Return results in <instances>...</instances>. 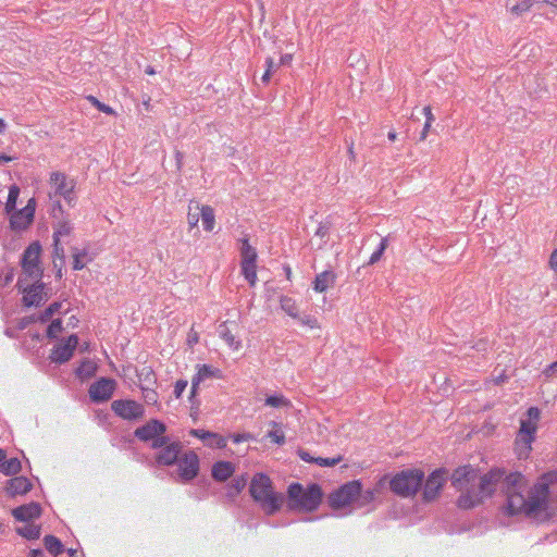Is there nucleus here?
I'll return each instance as SVG.
<instances>
[{
	"instance_id": "obj_35",
	"label": "nucleus",
	"mask_w": 557,
	"mask_h": 557,
	"mask_svg": "<svg viewBox=\"0 0 557 557\" xmlns=\"http://www.w3.org/2000/svg\"><path fill=\"white\" fill-rule=\"evenodd\" d=\"M242 272L251 286L256 284V262H242Z\"/></svg>"
},
{
	"instance_id": "obj_31",
	"label": "nucleus",
	"mask_w": 557,
	"mask_h": 557,
	"mask_svg": "<svg viewBox=\"0 0 557 557\" xmlns=\"http://www.w3.org/2000/svg\"><path fill=\"white\" fill-rule=\"evenodd\" d=\"M16 532L25 539L36 540L40 536V527L27 524L16 529Z\"/></svg>"
},
{
	"instance_id": "obj_44",
	"label": "nucleus",
	"mask_w": 557,
	"mask_h": 557,
	"mask_svg": "<svg viewBox=\"0 0 557 557\" xmlns=\"http://www.w3.org/2000/svg\"><path fill=\"white\" fill-rule=\"evenodd\" d=\"M386 248H387V238H382L379 248L371 255L368 264L376 263L381 259V257L384 253Z\"/></svg>"
},
{
	"instance_id": "obj_37",
	"label": "nucleus",
	"mask_w": 557,
	"mask_h": 557,
	"mask_svg": "<svg viewBox=\"0 0 557 557\" xmlns=\"http://www.w3.org/2000/svg\"><path fill=\"white\" fill-rule=\"evenodd\" d=\"M536 0H520L517 3L509 7L512 14L520 15L531 9Z\"/></svg>"
},
{
	"instance_id": "obj_46",
	"label": "nucleus",
	"mask_w": 557,
	"mask_h": 557,
	"mask_svg": "<svg viewBox=\"0 0 557 557\" xmlns=\"http://www.w3.org/2000/svg\"><path fill=\"white\" fill-rule=\"evenodd\" d=\"M342 456H337L335 458H322V457H319V458H315L314 459V462L317 465H319L320 467H333V466H336L337 463H339L342 461Z\"/></svg>"
},
{
	"instance_id": "obj_64",
	"label": "nucleus",
	"mask_w": 557,
	"mask_h": 557,
	"mask_svg": "<svg viewBox=\"0 0 557 557\" xmlns=\"http://www.w3.org/2000/svg\"><path fill=\"white\" fill-rule=\"evenodd\" d=\"M40 556H42V550H40V549H33L30 552V557H40Z\"/></svg>"
},
{
	"instance_id": "obj_17",
	"label": "nucleus",
	"mask_w": 557,
	"mask_h": 557,
	"mask_svg": "<svg viewBox=\"0 0 557 557\" xmlns=\"http://www.w3.org/2000/svg\"><path fill=\"white\" fill-rule=\"evenodd\" d=\"M78 344V337L76 335H71L65 342H61L51 354V360L53 362L63 363L71 359L74 349Z\"/></svg>"
},
{
	"instance_id": "obj_26",
	"label": "nucleus",
	"mask_w": 557,
	"mask_h": 557,
	"mask_svg": "<svg viewBox=\"0 0 557 557\" xmlns=\"http://www.w3.org/2000/svg\"><path fill=\"white\" fill-rule=\"evenodd\" d=\"M219 335L233 350L240 349V341L236 339L235 335L232 334L225 322L219 325Z\"/></svg>"
},
{
	"instance_id": "obj_61",
	"label": "nucleus",
	"mask_w": 557,
	"mask_h": 557,
	"mask_svg": "<svg viewBox=\"0 0 557 557\" xmlns=\"http://www.w3.org/2000/svg\"><path fill=\"white\" fill-rule=\"evenodd\" d=\"M290 61H292V55L285 54V55L281 57L280 62L277 64H280V66H281V65L288 64Z\"/></svg>"
},
{
	"instance_id": "obj_5",
	"label": "nucleus",
	"mask_w": 557,
	"mask_h": 557,
	"mask_svg": "<svg viewBox=\"0 0 557 557\" xmlns=\"http://www.w3.org/2000/svg\"><path fill=\"white\" fill-rule=\"evenodd\" d=\"M423 481L424 473L421 470H403L392 479L391 490L401 497H410L416 495Z\"/></svg>"
},
{
	"instance_id": "obj_42",
	"label": "nucleus",
	"mask_w": 557,
	"mask_h": 557,
	"mask_svg": "<svg viewBox=\"0 0 557 557\" xmlns=\"http://www.w3.org/2000/svg\"><path fill=\"white\" fill-rule=\"evenodd\" d=\"M272 424L275 428V430L270 431L268 433V437L271 438V441L274 442L275 444L283 445L285 443L284 433L280 430L278 423L272 422Z\"/></svg>"
},
{
	"instance_id": "obj_18",
	"label": "nucleus",
	"mask_w": 557,
	"mask_h": 557,
	"mask_svg": "<svg viewBox=\"0 0 557 557\" xmlns=\"http://www.w3.org/2000/svg\"><path fill=\"white\" fill-rule=\"evenodd\" d=\"M166 431V426L163 422L152 419L148 421L145 425L137 428L135 430V436L143 441L148 442L151 438H154L157 435H162Z\"/></svg>"
},
{
	"instance_id": "obj_29",
	"label": "nucleus",
	"mask_w": 557,
	"mask_h": 557,
	"mask_svg": "<svg viewBox=\"0 0 557 557\" xmlns=\"http://www.w3.org/2000/svg\"><path fill=\"white\" fill-rule=\"evenodd\" d=\"M201 206L198 202L191 201L188 207L187 222L189 226L193 228L197 226L199 219L201 216Z\"/></svg>"
},
{
	"instance_id": "obj_38",
	"label": "nucleus",
	"mask_w": 557,
	"mask_h": 557,
	"mask_svg": "<svg viewBox=\"0 0 557 557\" xmlns=\"http://www.w3.org/2000/svg\"><path fill=\"white\" fill-rule=\"evenodd\" d=\"M265 405L273 408H284L288 407L290 403L283 395H272L265 398Z\"/></svg>"
},
{
	"instance_id": "obj_11",
	"label": "nucleus",
	"mask_w": 557,
	"mask_h": 557,
	"mask_svg": "<svg viewBox=\"0 0 557 557\" xmlns=\"http://www.w3.org/2000/svg\"><path fill=\"white\" fill-rule=\"evenodd\" d=\"M18 285L23 287V302L27 307L39 306L40 304L48 300V295L45 292V285L42 283L35 282L34 284H26V278H20Z\"/></svg>"
},
{
	"instance_id": "obj_1",
	"label": "nucleus",
	"mask_w": 557,
	"mask_h": 557,
	"mask_svg": "<svg viewBox=\"0 0 557 557\" xmlns=\"http://www.w3.org/2000/svg\"><path fill=\"white\" fill-rule=\"evenodd\" d=\"M504 476V472L495 469L484 475L471 466H465L454 471L453 485L461 493L457 504L462 509L479 505L485 497H490Z\"/></svg>"
},
{
	"instance_id": "obj_24",
	"label": "nucleus",
	"mask_w": 557,
	"mask_h": 557,
	"mask_svg": "<svg viewBox=\"0 0 557 557\" xmlns=\"http://www.w3.org/2000/svg\"><path fill=\"white\" fill-rule=\"evenodd\" d=\"M335 274L333 271H323L318 274L313 281V289L317 293H324L335 284Z\"/></svg>"
},
{
	"instance_id": "obj_30",
	"label": "nucleus",
	"mask_w": 557,
	"mask_h": 557,
	"mask_svg": "<svg viewBox=\"0 0 557 557\" xmlns=\"http://www.w3.org/2000/svg\"><path fill=\"white\" fill-rule=\"evenodd\" d=\"M280 304H281L282 310L284 312H286L289 317H292V318L298 317V308H297L296 301L293 298L283 296V297H281Z\"/></svg>"
},
{
	"instance_id": "obj_2",
	"label": "nucleus",
	"mask_w": 557,
	"mask_h": 557,
	"mask_svg": "<svg viewBox=\"0 0 557 557\" xmlns=\"http://www.w3.org/2000/svg\"><path fill=\"white\" fill-rule=\"evenodd\" d=\"M504 488L507 496V510L510 515L524 512L534 515L545 509L548 487L542 482L525 496L527 481L520 473H510L505 478Z\"/></svg>"
},
{
	"instance_id": "obj_55",
	"label": "nucleus",
	"mask_w": 557,
	"mask_h": 557,
	"mask_svg": "<svg viewBox=\"0 0 557 557\" xmlns=\"http://www.w3.org/2000/svg\"><path fill=\"white\" fill-rule=\"evenodd\" d=\"M301 322L308 326H310L311 329L313 327H318V321L317 319L314 318H311V317H305L301 319Z\"/></svg>"
},
{
	"instance_id": "obj_19",
	"label": "nucleus",
	"mask_w": 557,
	"mask_h": 557,
	"mask_svg": "<svg viewBox=\"0 0 557 557\" xmlns=\"http://www.w3.org/2000/svg\"><path fill=\"white\" fill-rule=\"evenodd\" d=\"M182 445L178 442L169 443L157 455V461L160 465L172 466L176 463L181 456Z\"/></svg>"
},
{
	"instance_id": "obj_43",
	"label": "nucleus",
	"mask_w": 557,
	"mask_h": 557,
	"mask_svg": "<svg viewBox=\"0 0 557 557\" xmlns=\"http://www.w3.org/2000/svg\"><path fill=\"white\" fill-rule=\"evenodd\" d=\"M62 304L61 302H53L51 304L39 317V320L41 322H47L52 318L53 314L59 312L61 309Z\"/></svg>"
},
{
	"instance_id": "obj_52",
	"label": "nucleus",
	"mask_w": 557,
	"mask_h": 557,
	"mask_svg": "<svg viewBox=\"0 0 557 557\" xmlns=\"http://www.w3.org/2000/svg\"><path fill=\"white\" fill-rule=\"evenodd\" d=\"M199 342V335L198 333L191 327L189 333H188V336H187V344L193 347L194 345H196L197 343Z\"/></svg>"
},
{
	"instance_id": "obj_9",
	"label": "nucleus",
	"mask_w": 557,
	"mask_h": 557,
	"mask_svg": "<svg viewBox=\"0 0 557 557\" xmlns=\"http://www.w3.org/2000/svg\"><path fill=\"white\" fill-rule=\"evenodd\" d=\"M360 493L361 484L358 481L348 482L331 494L330 505L333 508H343L355 502Z\"/></svg>"
},
{
	"instance_id": "obj_28",
	"label": "nucleus",
	"mask_w": 557,
	"mask_h": 557,
	"mask_svg": "<svg viewBox=\"0 0 557 557\" xmlns=\"http://www.w3.org/2000/svg\"><path fill=\"white\" fill-rule=\"evenodd\" d=\"M73 227L69 221H60L54 227L53 242H60L62 237L70 236Z\"/></svg>"
},
{
	"instance_id": "obj_63",
	"label": "nucleus",
	"mask_w": 557,
	"mask_h": 557,
	"mask_svg": "<svg viewBox=\"0 0 557 557\" xmlns=\"http://www.w3.org/2000/svg\"><path fill=\"white\" fill-rule=\"evenodd\" d=\"M15 158L7 156L4 153H0V162H10L14 160Z\"/></svg>"
},
{
	"instance_id": "obj_56",
	"label": "nucleus",
	"mask_w": 557,
	"mask_h": 557,
	"mask_svg": "<svg viewBox=\"0 0 557 557\" xmlns=\"http://www.w3.org/2000/svg\"><path fill=\"white\" fill-rule=\"evenodd\" d=\"M423 114L425 115V123H433L434 121V115L432 113V110H431V107H424L423 108Z\"/></svg>"
},
{
	"instance_id": "obj_32",
	"label": "nucleus",
	"mask_w": 557,
	"mask_h": 557,
	"mask_svg": "<svg viewBox=\"0 0 557 557\" xmlns=\"http://www.w3.org/2000/svg\"><path fill=\"white\" fill-rule=\"evenodd\" d=\"M20 195V188L16 185H12L9 188V195L5 202L4 210L8 214H11L13 210L15 209L16 201Z\"/></svg>"
},
{
	"instance_id": "obj_4",
	"label": "nucleus",
	"mask_w": 557,
	"mask_h": 557,
	"mask_svg": "<svg viewBox=\"0 0 557 557\" xmlns=\"http://www.w3.org/2000/svg\"><path fill=\"white\" fill-rule=\"evenodd\" d=\"M287 498L290 510L313 511L321 503L322 492L317 484L304 488L299 483H293L288 486Z\"/></svg>"
},
{
	"instance_id": "obj_51",
	"label": "nucleus",
	"mask_w": 557,
	"mask_h": 557,
	"mask_svg": "<svg viewBox=\"0 0 557 557\" xmlns=\"http://www.w3.org/2000/svg\"><path fill=\"white\" fill-rule=\"evenodd\" d=\"M187 385H188V382L186 380H178L175 383L174 395H175L176 398H180L182 396V394L186 389Z\"/></svg>"
},
{
	"instance_id": "obj_45",
	"label": "nucleus",
	"mask_w": 557,
	"mask_h": 557,
	"mask_svg": "<svg viewBox=\"0 0 557 557\" xmlns=\"http://www.w3.org/2000/svg\"><path fill=\"white\" fill-rule=\"evenodd\" d=\"M62 332V321L55 319L51 322L47 330V336L49 338H55Z\"/></svg>"
},
{
	"instance_id": "obj_40",
	"label": "nucleus",
	"mask_w": 557,
	"mask_h": 557,
	"mask_svg": "<svg viewBox=\"0 0 557 557\" xmlns=\"http://www.w3.org/2000/svg\"><path fill=\"white\" fill-rule=\"evenodd\" d=\"M267 70L261 77L262 83L268 84L270 82L272 73L276 72L280 67V64L274 62L272 58H268L267 61Z\"/></svg>"
},
{
	"instance_id": "obj_49",
	"label": "nucleus",
	"mask_w": 557,
	"mask_h": 557,
	"mask_svg": "<svg viewBox=\"0 0 557 557\" xmlns=\"http://www.w3.org/2000/svg\"><path fill=\"white\" fill-rule=\"evenodd\" d=\"M150 441H152L151 447L154 449H162L170 443L169 437L164 436L163 434L157 435L154 438H151Z\"/></svg>"
},
{
	"instance_id": "obj_33",
	"label": "nucleus",
	"mask_w": 557,
	"mask_h": 557,
	"mask_svg": "<svg viewBox=\"0 0 557 557\" xmlns=\"http://www.w3.org/2000/svg\"><path fill=\"white\" fill-rule=\"evenodd\" d=\"M0 468L4 474L14 475L21 470V461L17 458H11L7 461H3Z\"/></svg>"
},
{
	"instance_id": "obj_7",
	"label": "nucleus",
	"mask_w": 557,
	"mask_h": 557,
	"mask_svg": "<svg viewBox=\"0 0 557 557\" xmlns=\"http://www.w3.org/2000/svg\"><path fill=\"white\" fill-rule=\"evenodd\" d=\"M75 182L63 172L55 171L50 174L48 196L51 200L63 197L67 202L73 200Z\"/></svg>"
},
{
	"instance_id": "obj_34",
	"label": "nucleus",
	"mask_w": 557,
	"mask_h": 557,
	"mask_svg": "<svg viewBox=\"0 0 557 557\" xmlns=\"http://www.w3.org/2000/svg\"><path fill=\"white\" fill-rule=\"evenodd\" d=\"M44 542L47 550L53 555H58L63 550L61 541L53 535L45 536Z\"/></svg>"
},
{
	"instance_id": "obj_21",
	"label": "nucleus",
	"mask_w": 557,
	"mask_h": 557,
	"mask_svg": "<svg viewBox=\"0 0 557 557\" xmlns=\"http://www.w3.org/2000/svg\"><path fill=\"white\" fill-rule=\"evenodd\" d=\"M189 433L200 438L209 447L224 448L226 446V440L216 433L199 429H193Z\"/></svg>"
},
{
	"instance_id": "obj_27",
	"label": "nucleus",
	"mask_w": 557,
	"mask_h": 557,
	"mask_svg": "<svg viewBox=\"0 0 557 557\" xmlns=\"http://www.w3.org/2000/svg\"><path fill=\"white\" fill-rule=\"evenodd\" d=\"M201 220L203 228L207 232H211L214 228V211L210 206H201Z\"/></svg>"
},
{
	"instance_id": "obj_16",
	"label": "nucleus",
	"mask_w": 557,
	"mask_h": 557,
	"mask_svg": "<svg viewBox=\"0 0 557 557\" xmlns=\"http://www.w3.org/2000/svg\"><path fill=\"white\" fill-rule=\"evenodd\" d=\"M115 388V381L112 379H104L91 384L89 388L90 398L94 401H107L111 398Z\"/></svg>"
},
{
	"instance_id": "obj_50",
	"label": "nucleus",
	"mask_w": 557,
	"mask_h": 557,
	"mask_svg": "<svg viewBox=\"0 0 557 557\" xmlns=\"http://www.w3.org/2000/svg\"><path fill=\"white\" fill-rule=\"evenodd\" d=\"M88 99L92 102L94 106H96V108L101 111V112H104L107 114H113L114 111L111 107L104 104V103H101L99 100H97L95 97L90 96L88 97Z\"/></svg>"
},
{
	"instance_id": "obj_25",
	"label": "nucleus",
	"mask_w": 557,
	"mask_h": 557,
	"mask_svg": "<svg viewBox=\"0 0 557 557\" xmlns=\"http://www.w3.org/2000/svg\"><path fill=\"white\" fill-rule=\"evenodd\" d=\"M140 388L153 387L157 383L156 374L151 367L143 366L137 370Z\"/></svg>"
},
{
	"instance_id": "obj_15",
	"label": "nucleus",
	"mask_w": 557,
	"mask_h": 557,
	"mask_svg": "<svg viewBox=\"0 0 557 557\" xmlns=\"http://www.w3.org/2000/svg\"><path fill=\"white\" fill-rule=\"evenodd\" d=\"M197 373L191 379L190 396L194 397L199 388V385L209 379H221L222 372L220 369L209 364H197Z\"/></svg>"
},
{
	"instance_id": "obj_48",
	"label": "nucleus",
	"mask_w": 557,
	"mask_h": 557,
	"mask_svg": "<svg viewBox=\"0 0 557 557\" xmlns=\"http://www.w3.org/2000/svg\"><path fill=\"white\" fill-rule=\"evenodd\" d=\"M144 392L145 401L149 405H154L158 401V394L153 387L141 388Z\"/></svg>"
},
{
	"instance_id": "obj_60",
	"label": "nucleus",
	"mask_w": 557,
	"mask_h": 557,
	"mask_svg": "<svg viewBox=\"0 0 557 557\" xmlns=\"http://www.w3.org/2000/svg\"><path fill=\"white\" fill-rule=\"evenodd\" d=\"M431 125H432L431 123H424L423 129H422V132L420 134V140H425L426 139L428 133H429V131L431 128Z\"/></svg>"
},
{
	"instance_id": "obj_62",
	"label": "nucleus",
	"mask_w": 557,
	"mask_h": 557,
	"mask_svg": "<svg viewBox=\"0 0 557 557\" xmlns=\"http://www.w3.org/2000/svg\"><path fill=\"white\" fill-rule=\"evenodd\" d=\"M536 3H545L557 8V0H536Z\"/></svg>"
},
{
	"instance_id": "obj_39",
	"label": "nucleus",
	"mask_w": 557,
	"mask_h": 557,
	"mask_svg": "<svg viewBox=\"0 0 557 557\" xmlns=\"http://www.w3.org/2000/svg\"><path fill=\"white\" fill-rule=\"evenodd\" d=\"M246 479L244 476L235 478L228 487V496L234 497L239 494L246 485Z\"/></svg>"
},
{
	"instance_id": "obj_47",
	"label": "nucleus",
	"mask_w": 557,
	"mask_h": 557,
	"mask_svg": "<svg viewBox=\"0 0 557 557\" xmlns=\"http://www.w3.org/2000/svg\"><path fill=\"white\" fill-rule=\"evenodd\" d=\"M329 225L327 224H320L319 227L315 231V236H318L321 242L318 245L319 248H321L325 243L326 238L329 236Z\"/></svg>"
},
{
	"instance_id": "obj_3",
	"label": "nucleus",
	"mask_w": 557,
	"mask_h": 557,
	"mask_svg": "<svg viewBox=\"0 0 557 557\" xmlns=\"http://www.w3.org/2000/svg\"><path fill=\"white\" fill-rule=\"evenodd\" d=\"M249 492L253 500L269 516L278 511L285 499L283 494L273 491L270 478L263 473H258L252 478Z\"/></svg>"
},
{
	"instance_id": "obj_41",
	"label": "nucleus",
	"mask_w": 557,
	"mask_h": 557,
	"mask_svg": "<svg viewBox=\"0 0 557 557\" xmlns=\"http://www.w3.org/2000/svg\"><path fill=\"white\" fill-rule=\"evenodd\" d=\"M87 257V252L86 251H77L75 250L73 252V269L74 270H82L85 268L87 261L85 260V258Z\"/></svg>"
},
{
	"instance_id": "obj_10",
	"label": "nucleus",
	"mask_w": 557,
	"mask_h": 557,
	"mask_svg": "<svg viewBox=\"0 0 557 557\" xmlns=\"http://www.w3.org/2000/svg\"><path fill=\"white\" fill-rule=\"evenodd\" d=\"M177 474L182 482H189L197 476L199 472V458L193 450L182 454L176 461Z\"/></svg>"
},
{
	"instance_id": "obj_23",
	"label": "nucleus",
	"mask_w": 557,
	"mask_h": 557,
	"mask_svg": "<svg viewBox=\"0 0 557 557\" xmlns=\"http://www.w3.org/2000/svg\"><path fill=\"white\" fill-rule=\"evenodd\" d=\"M234 472L235 467L230 461H218L212 467V478L219 482L226 481Z\"/></svg>"
},
{
	"instance_id": "obj_53",
	"label": "nucleus",
	"mask_w": 557,
	"mask_h": 557,
	"mask_svg": "<svg viewBox=\"0 0 557 557\" xmlns=\"http://www.w3.org/2000/svg\"><path fill=\"white\" fill-rule=\"evenodd\" d=\"M53 246H54V256L57 258H59L61 261H63V259H64V249L60 245V242H53Z\"/></svg>"
},
{
	"instance_id": "obj_12",
	"label": "nucleus",
	"mask_w": 557,
	"mask_h": 557,
	"mask_svg": "<svg viewBox=\"0 0 557 557\" xmlns=\"http://www.w3.org/2000/svg\"><path fill=\"white\" fill-rule=\"evenodd\" d=\"M114 413L125 420H137L144 417V407L135 400L120 399L111 404Z\"/></svg>"
},
{
	"instance_id": "obj_6",
	"label": "nucleus",
	"mask_w": 557,
	"mask_h": 557,
	"mask_svg": "<svg viewBox=\"0 0 557 557\" xmlns=\"http://www.w3.org/2000/svg\"><path fill=\"white\" fill-rule=\"evenodd\" d=\"M528 413L530 419L521 421L520 430L516 438V451L520 459L527 458L531 450V443L534 440L533 435L536 431V424L531 421V419H537L540 414L537 408L533 407L529 409Z\"/></svg>"
},
{
	"instance_id": "obj_20",
	"label": "nucleus",
	"mask_w": 557,
	"mask_h": 557,
	"mask_svg": "<svg viewBox=\"0 0 557 557\" xmlns=\"http://www.w3.org/2000/svg\"><path fill=\"white\" fill-rule=\"evenodd\" d=\"M41 508L38 503H29L26 505H22L12 510L13 517L18 521L28 522L33 519H36L40 516Z\"/></svg>"
},
{
	"instance_id": "obj_13",
	"label": "nucleus",
	"mask_w": 557,
	"mask_h": 557,
	"mask_svg": "<svg viewBox=\"0 0 557 557\" xmlns=\"http://www.w3.org/2000/svg\"><path fill=\"white\" fill-rule=\"evenodd\" d=\"M447 480V472L443 469H437L433 471L426 479L424 488H423V499L426 502L434 500L443 485Z\"/></svg>"
},
{
	"instance_id": "obj_58",
	"label": "nucleus",
	"mask_w": 557,
	"mask_h": 557,
	"mask_svg": "<svg viewBox=\"0 0 557 557\" xmlns=\"http://www.w3.org/2000/svg\"><path fill=\"white\" fill-rule=\"evenodd\" d=\"M549 267L557 272V249H555L549 258Z\"/></svg>"
},
{
	"instance_id": "obj_22",
	"label": "nucleus",
	"mask_w": 557,
	"mask_h": 557,
	"mask_svg": "<svg viewBox=\"0 0 557 557\" xmlns=\"http://www.w3.org/2000/svg\"><path fill=\"white\" fill-rule=\"evenodd\" d=\"M32 490V483L25 476H15L8 481L7 492L11 496L23 495Z\"/></svg>"
},
{
	"instance_id": "obj_54",
	"label": "nucleus",
	"mask_w": 557,
	"mask_h": 557,
	"mask_svg": "<svg viewBox=\"0 0 557 557\" xmlns=\"http://www.w3.org/2000/svg\"><path fill=\"white\" fill-rule=\"evenodd\" d=\"M250 438H252V436L249 433L233 435V442L237 444L245 441H249Z\"/></svg>"
},
{
	"instance_id": "obj_57",
	"label": "nucleus",
	"mask_w": 557,
	"mask_h": 557,
	"mask_svg": "<svg viewBox=\"0 0 557 557\" xmlns=\"http://www.w3.org/2000/svg\"><path fill=\"white\" fill-rule=\"evenodd\" d=\"M299 457L301 460L306 461V462H314V459L310 453L306 451V450H299L298 453Z\"/></svg>"
},
{
	"instance_id": "obj_36",
	"label": "nucleus",
	"mask_w": 557,
	"mask_h": 557,
	"mask_svg": "<svg viewBox=\"0 0 557 557\" xmlns=\"http://www.w3.org/2000/svg\"><path fill=\"white\" fill-rule=\"evenodd\" d=\"M240 253H242V262H256L257 252H256L255 248L249 245L247 239L243 240Z\"/></svg>"
},
{
	"instance_id": "obj_14",
	"label": "nucleus",
	"mask_w": 557,
	"mask_h": 557,
	"mask_svg": "<svg viewBox=\"0 0 557 557\" xmlns=\"http://www.w3.org/2000/svg\"><path fill=\"white\" fill-rule=\"evenodd\" d=\"M35 207H36L35 199L32 198L28 200L27 205L23 209L16 211L14 213H11V216H10L11 227L13 230H25L33 222L34 214H35Z\"/></svg>"
},
{
	"instance_id": "obj_59",
	"label": "nucleus",
	"mask_w": 557,
	"mask_h": 557,
	"mask_svg": "<svg viewBox=\"0 0 557 557\" xmlns=\"http://www.w3.org/2000/svg\"><path fill=\"white\" fill-rule=\"evenodd\" d=\"M359 497L363 498L362 503L371 502L374 498V492L369 490V491L364 492V494H362V495L360 494Z\"/></svg>"
},
{
	"instance_id": "obj_8",
	"label": "nucleus",
	"mask_w": 557,
	"mask_h": 557,
	"mask_svg": "<svg viewBox=\"0 0 557 557\" xmlns=\"http://www.w3.org/2000/svg\"><path fill=\"white\" fill-rule=\"evenodd\" d=\"M40 251V245L38 243H33L25 249L22 257V269L24 274L35 282H39L42 275V269L39 262Z\"/></svg>"
}]
</instances>
